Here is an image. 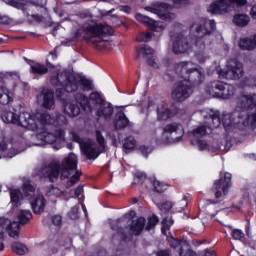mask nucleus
Here are the masks:
<instances>
[{
  "label": "nucleus",
  "instance_id": "nucleus-57",
  "mask_svg": "<svg viewBox=\"0 0 256 256\" xmlns=\"http://www.w3.org/2000/svg\"><path fill=\"white\" fill-rule=\"evenodd\" d=\"M32 19H34V21H41L43 17L40 15H32Z\"/></svg>",
  "mask_w": 256,
  "mask_h": 256
},
{
  "label": "nucleus",
  "instance_id": "nucleus-28",
  "mask_svg": "<svg viewBox=\"0 0 256 256\" xmlns=\"http://www.w3.org/2000/svg\"><path fill=\"white\" fill-rule=\"evenodd\" d=\"M64 113L68 115V117H77V115L81 113V107L71 101H68L64 104Z\"/></svg>",
  "mask_w": 256,
  "mask_h": 256
},
{
  "label": "nucleus",
  "instance_id": "nucleus-43",
  "mask_svg": "<svg viewBox=\"0 0 256 256\" xmlns=\"http://www.w3.org/2000/svg\"><path fill=\"white\" fill-rule=\"evenodd\" d=\"M48 195L49 197H61V195H63V191L57 187H52L48 191Z\"/></svg>",
  "mask_w": 256,
  "mask_h": 256
},
{
  "label": "nucleus",
  "instance_id": "nucleus-35",
  "mask_svg": "<svg viewBox=\"0 0 256 256\" xmlns=\"http://www.w3.org/2000/svg\"><path fill=\"white\" fill-rule=\"evenodd\" d=\"M137 53L142 57H149V55H153V53H155V50L148 45H141L139 46Z\"/></svg>",
  "mask_w": 256,
  "mask_h": 256
},
{
  "label": "nucleus",
  "instance_id": "nucleus-56",
  "mask_svg": "<svg viewBox=\"0 0 256 256\" xmlns=\"http://www.w3.org/2000/svg\"><path fill=\"white\" fill-rule=\"evenodd\" d=\"M121 11H124V13H131V8L129 6H123Z\"/></svg>",
  "mask_w": 256,
  "mask_h": 256
},
{
  "label": "nucleus",
  "instance_id": "nucleus-1",
  "mask_svg": "<svg viewBox=\"0 0 256 256\" xmlns=\"http://www.w3.org/2000/svg\"><path fill=\"white\" fill-rule=\"evenodd\" d=\"M50 83L54 87H63L67 93H76L74 99L85 113H91V104L100 107L106 101L99 92H91L87 98L83 91H93V82L83 76H75L67 70H56Z\"/></svg>",
  "mask_w": 256,
  "mask_h": 256
},
{
  "label": "nucleus",
  "instance_id": "nucleus-23",
  "mask_svg": "<svg viewBox=\"0 0 256 256\" xmlns=\"http://www.w3.org/2000/svg\"><path fill=\"white\" fill-rule=\"evenodd\" d=\"M5 79H7V75L4 73H0V85L5 83ZM13 99L9 95V90L5 89V87L0 86V104L8 105L10 101Z\"/></svg>",
  "mask_w": 256,
  "mask_h": 256
},
{
  "label": "nucleus",
  "instance_id": "nucleus-32",
  "mask_svg": "<svg viewBox=\"0 0 256 256\" xmlns=\"http://www.w3.org/2000/svg\"><path fill=\"white\" fill-rule=\"evenodd\" d=\"M31 72L34 75H47V73L49 72V68H47V66L41 64V63H33L31 64Z\"/></svg>",
  "mask_w": 256,
  "mask_h": 256
},
{
  "label": "nucleus",
  "instance_id": "nucleus-64",
  "mask_svg": "<svg viewBox=\"0 0 256 256\" xmlns=\"http://www.w3.org/2000/svg\"><path fill=\"white\" fill-rule=\"evenodd\" d=\"M121 231H123V229H121V228H120V229H118V233H119V234H121V233H122Z\"/></svg>",
  "mask_w": 256,
  "mask_h": 256
},
{
  "label": "nucleus",
  "instance_id": "nucleus-33",
  "mask_svg": "<svg viewBox=\"0 0 256 256\" xmlns=\"http://www.w3.org/2000/svg\"><path fill=\"white\" fill-rule=\"evenodd\" d=\"M25 197L33 199L35 197V186L31 184V181L25 180L22 186Z\"/></svg>",
  "mask_w": 256,
  "mask_h": 256
},
{
  "label": "nucleus",
  "instance_id": "nucleus-22",
  "mask_svg": "<svg viewBox=\"0 0 256 256\" xmlns=\"http://www.w3.org/2000/svg\"><path fill=\"white\" fill-rule=\"evenodd\" d=\"M175 113V110H170L167 108V103L165 102H162L157 106V114L160 121H167V119H171Z\"/></svg>",
  "mask_w": 256,
  "mask_h": 256
},
{
  "label": "nucleus",
  "instance_id": "nucleus-19",
  "mask_svg": "<svg viewBox=\"0 0 256 256\" xmlns=\"http://www.w3.org/2000/svg\"><path fill=\"white\" fill-rule=\"evenodd\" d=\"M168 243L170 244V247H173V249H178L179 256H197V253L193 250H187L186 252H183V249L189 248V244H187L186 241H180L170 237L168 239Z\"/></svg>",
  "mask_w": 256,
  "mask_h": 256
},
{
  "label": "nucleus",
  "instance_id": "nucleus-10",
  "mask_svg": "<svg viewBox=\"0 0 256 256\" xmlns=\"http://www.w3.org/2000/svg\"><path fill=\"white\" fill-rule=\"evenodd\" d=\"M219 76L230 80L241 79L243 77V64L235 59L230 60L227 63V70H220Z\"/></svg>",
  "mask_w": 256,
  "mask_h": 256
},
{
  "label": "nucleus",
  "instance_id": "nucleus-31",
  "mask_svg": "<svg viewBox=\"0 0 256 256\" xmlns=\"http://www.w3.org/2000/svg\"><path fill=\"white\" fill-rule=\"evenodd\" d=\"M10 199H11L13 209H15V207H19V205H21L23 194L18 189H12L10 190Z\"/></svg>",
  "mask_w": 256,
  "mask_h": 256
},
{
  "label": "nucleus",
  "instance_id": "nucleus-16",
  "mask_svg": "<svg viewBox=\"0 0 256 256\" xmlns=\"http://www.w3.org/2000/svg\"><path fill=\"white\" fill-rule=\"evenodd\" d=\"M38 101L44 109H55V94L51 89H42Z\"/></svg>",
  "mask_w": 256,
  "mask_h": 256
},
{
  "label": "nucleus",
  "instance_id": "nucleus-42",
  "mask_svg": "<svg viewBox=\"0 0 256 256\" xmlns=\"http://www.w3.org/2000/svg\"><path fill=\"white\" fill-rule=\"evenodd\" d=\"M152 37H153V32L142 33L137 37V41H142L147 43L148 41H151Z\"/></svg>",
  "mask_w": 256,
  "mask_h": 256
},
{
  "label": "nucleus",
  "instance_id": "nucleus-41",
  "mask_svg": "<svg viewBox=\"0 0 256 256\" xmlns=\"http://www.w3.org/2000/svg\"><path fill=\"white\" fill-rule=\"evenodd\" d=\"M157 223H159V219H157V216L153 215L152 217H150L145 227L146 231H151V229H153L155 225H157Z\"/></svg>",
  "mask_w": 256,
  "mask_h": 256
},
{
  "label": "nucleus",
  "instance_id": "nucleus-60",
  "mask_svg": "<svg viewBox=\"0 0 256 256\" xmlns=\"http://www.w3.org/2000/svg\"><path fill=\"white\" fill-rule=\"evenodd\" d=\"M183 201L185 202V205H187V201H189V197L185 196V197L183 198Z\"/></svg>",
  "mask_w": 256,
  "mask_h": 256
},
{
  "label": "nucleus",
  "instance_id": "nucleus-13",
  "mask_svg": "<svg viewBox=\"0 0 256 256\" xmlns=\"http://www.w3.org/2000/svg\"><path fill=\"white\" fill-rule=\"evenodd\" d=\"M229 187H231V173H221L220 179L214 182L213 191L215 192V198L221 199L222 195H227ZM219 189H222L223 193Z\"/></svg>",
  "mask_w": 256,
  "mask_h": 256
},
{
  "label": "nucleus",
  "instance_id": "nucleus-51",
  "mask_svg": "<svg viewBox=\"0 0 256 256\" xmlns=\"http://www.w3.org/2000/svg\"><path fill=\"white\" fill-rule=\"evenodd\" d=\"M74 193H75V197H80L81 193H83V186H78Z\"/></svg>",
  "mask_w": 256,
  "mask_h": 256
},
{
  "label": "nucleus",
  "instance_id": "nucleus-36",
  "mask_svg": "<svg viewBox=\"0 0 256 256\" xmlns=\"http://www.w3.org/2000/svg\"><path fill=\"white\" fill-rule=\"evenodd\" d=\"M12 251L14 253H17V255H25L28 249H27V246H25V244L16 242L12 244Z\"/></svg>",
  "mask_w": 256,
  "mask_h": 256
},
{
  "label": "nucleus",
  "instance_id": "nucleus-63",
  "mask_svg": "<svg viewBox=\"0 0 256 256\" xmlns=\"http://www.w3.org/2000/svg\"><path fill=\"white\" fill-rule=\"evenodd\" d=\"M132 201H133V203H137L138 200H137V198H133Z\"/></svg>",
  "mask_w": 256,
  "mask_h": 256
},
{
  "label": "nucleus",
  "instance_id": "nucleus-7",
  "mask_svg": "<svg viewBox=\"0 0 256 256\" xmlns=\"http://www.w3.org/2000/svg\"><path fill=\"white\" fill-rule=\"evenodd\" d=\"M72 137L73 141L79 143L87 159H97L105 151V138H103L100 131H96V141L98 144L93 140H83L77 134H72Z\"/></svg>",
  "mask_w": 256,
  "mask_h": 256
},
{
  "label": "nucleus",
  "instance_id": "nucleus-37",
  "mask_svg": "<svg viewBox=\"0 0 256 256\" xmlns=\"http://www.w3.org/2000/svg\"><path fill=\"white\" fill-rule=\"evenodd\" d=\"M136 145L137 141H135V138L133 136H128L123 140V147L128 151L135 149Z\"/></svg>",
  "mask_w": 256,
  "mask_h": 256
},
{
  "label": "nucleus",
  "instance_id": "nucleus-50",
  "mask_svg": "<svg viewBox=\"0 0 256 256\" xmlns=\"http://www.w3.org/2000/svg\"><path fill=\"white\" fill-rule=\"evenodd\" d=\"M171 207H173V205L170 202H165L160 205V210L161 211H169V209H171Z\"/></svg>",
  "mask_w": 256,
  "mask_h": 256
},
{
  "label": "nucleus",
  "instance_id": "nucleus-25",
  "mask_svg": "<svg viewBox=\"0 0 256 256\" xmlns=\"http://www.w3.org/2000/svg\"><path fill=\"white\" fill-rule=\"evenodd\" d=\"M239 46L243 51H253V49H256V34L242 38Z\"/></svg>",
  "mask_w": 256,
  "mask_h": 256
},
{
  "label": "nucleus",
  "instance_id": "nucleus-4",
  "mask_svg": "<svg viewBox=\"0 0 256 256\" xmlns=\"http://www.w3.org/2000/svg\"><path fill=\"white\" fill-rule=\"evenodd\" d=\"M2 120L4 123L19 125V127L28 129V131H41L47 125L55 124V118L47 113L31 114L29 112H22L20 115H17L11 111H7L2 114Z\"/></svg>",
  "mask_w": 256,
  "mask_h": 256
},
{
  "label": "nucleus",
  "instance_id": "nucleus-20",
  "mask_svg": "<svg viewBox=\"0 0 256 256\" xmlns=\"http://www.w3.org/2000/svg\"><path fill=\"white\" fill-rule=\"evenodd\" d=\"M208 11L212 15H222V13L231 11V4L228 0H216L208 7Z\"/></svg>",
  "mask_w": 256,
  "mask_h": 256
},
{
  "label": "nucleus",
  "instance_id": "nucleus-15",
  "mask_svg": "<svg viewBox=\"0 0 256 256\" xmlns=\"http://www.w3.org/2000/svg\"><path fill=\"white\" fill-rule=\"evenodd\" d=\"M171 9H173V6L167 3H160L155 8H148V11L158 15L163 21H171L175 19V14L170 13Z\"/></svg>",
  "mask_w": 256,
  "mask_h": 256
},
{
  "label": "nucleus",
  "instance_id": "nucleus-6",
  "mask_svg": "<svg viewBox=\"0 0 256 256\" xmlns=\"http://www.w3.org/2000/svg\"><path fill=\"white\" fill-rule=\"evenodd\" d=\"M32 217L33 214H31V211L29 210H20L18 212V222H11V220L5 217H0V251L5 249V246L3 245V237L5 235V231H7L8 235L13 237V239H19V225H25V223H29V220Z\"/></svg>",
  "mask_w": 256,
  "mask_h": 256
},
{
  "label": "nucleus",
  "instance_id": "nucleus-48",
  "mask_svg": "<svg viewBox=\"0 0 256 256\" xmlns=\"http://www.w3.org/2000/svg\"><path fill=\"white\" fill-rule=\"evenodd\" d=\"M230 2L238 7H245L247 5V0H230Z\"/></svg>",
  "mask_w": 256,
  "mask_h": 256
},
{
  "label": "nucleus",
  "instance_id": "nucleus-27",
  "mask_svg": "<svg viewBox=\"0 0 256 256\" xmlns=\"http://www.w3.org/2000/svg\"><path fill=\"white\" fill-rule=\"evenodd\" d=\"M181 129V124L174 122L171 124H167L166 126L163 127V132H162V139L163 141H167L169 139V135L173 133H177Z\"/></svg>",
  "mask_w": 256,
  "mask_h": 256
},
{
  "label": "nucleus",
  "instance_id": "nucleus-40",
  "mask_svg": "<svg viewBox=\"0 0 256 256\" xmlns=\"http://www.w3.org/2000/svg\"><path fill=\"white\" fill-rule=\"evenodd\" d=\"M171 225H173V219L171 218H164L162 220V233L167 235V231L171 229Z\"/></svg>",
  "mask_w": 256,
  "mask_h": 256
},
{
  "label": "nucleus",
  "instance_id": "nucleus-29",
  "mask_svg": "<svg viewBox=\"0 0 256 256\" xmlns=\"http://www.w3.org/2000/svg\"><path fill=\"white\" fill-rule=\"evenodd\" d=\"M116 120L114 122L116 129H125V127H129V119L123 111H120L116 115Z\"/></svg>",
  "mask_w": 256,
  "mask_h": 256
},
{
  "label": "nucleus",
  "instance_id": "nucleus-54",
  "mask_svg": "<svg viewBox=\"0 0 256 256\" xmlns=\"http://www.w3.org/2000/svg\"><path fill=\"white\" fill-rule=\"evenodd\" d=\"M157 256H169V250H160Z\"/></svg>",
  "mask_w": 256,
  "mask_h": 256
},
{
  "label": "nucleus",
  "instance_id": "nucleus-46",
  "mask_svg": "<svg viewBox=\"0 0 256 256\" xmlns=\"http://www.w3.org/2000/svg\"><path fill=\"white\" fill-rule=\"evenodd\" d=\"M51 221L53 225H55L56 227H59V225H61L62 223V218L60 215H54L52 216Z\"/></svg>",
  "mask_w": 256,
  "mask_h": 256
},
{
  "label": "nucleus",
  "instance_id": "nucleus-5",
  "mask_svg": "<svg viewBox=\"0 0 256 256\" xmlns=\"http://www.w3.org/2000/svg\"><path fill=\"white\" fill-rule=\"evenodd\" d=\"M113 33H115V30L107 24L94 23L82 28L84 40L94 45L98 51L109 48V41L105 40V37H109Z\"/></svg>",
  "mask_w": 256,
  "mask_h": 256
},
{
  "label": "nucleus",
  "instance_id": "nucleus-14",
  "mask_svg": "<svg viewBox=\"0 0 256 256\" xmlns=\"http://www.w3.org/2000/svg\"><path fill=\"white\" fill-rule=\"evenodd\" d=\"M36 137L48 145H52V143L61 145V143L65 142V131L62 129H57L54 134L47 131H42L39 132Z\"/></svg>",
  "mask_w": 256,
  "mask_h": 256
},
{
  "label": "nucleus",
  "instance_id": "nucleus-61",
  "mask_svg": "<svg viewBox=\"0 0 256 256\" xmlns=\"http://www.w3.org/2000/svg\"><path fill=\"white\" fill-rule=\"evenodd\" d=\"M57 118H58V119H66V117H65V116H63V115H61V114H60V115H58V116H57Z\"/></svg>",
  "mask_w": 256,
  "mask_h": 256
},
{
  "label": "nucleus",
  "instance_id": "nucleus-38",
  "mask_svg": "<svg viewBox=\"0 0 256 256\" xmlns=\"http://www.w3.org/2000/svg\"><path fill=\"white\" fill-rule=\"evenodd\" d=\"M136 19L139 21V23H144L145 25H150L152 27H155V20L143 15V14H136Z\"/></svg>",
  "mask_w": 256,
  "mask_h": 256
},
{
  "label": "nucleus",
  "instance_id": "nucleus-53",
  "mask_svg": "<svg viewBox=\"0 0 256 256\" xmlns=\"http://www.w3.org/2000/svg\"><path fill=\"white\" fill-rule=\"evenodd\" d=\"M248 119L252 121V124L256 125V110L254 114L248 116Z\"/></svg>",
  "mask_w": 256,
  "mask_h": 256
},
{
  "label": "nucleus",
  "instance_id": "nucleus-9",
  "mask_svg": "<svg viewBox=\"0 0 256 256\" xmlns=\"http://www.w3.org/2000/svg\"><path fill=\"white\" fill-rule=\"evenodd\" d=\"M206 92L219 99H231L235 95V86L215 80L207 85Z\"/></svg>",
  "mask_w": 256,
  "mask_h": 256
},
{
  "label": "nucleus",
  "instance_id": "nucleus-24",
  "mask_svg": "<svg viewBox=\"0 0 256 256\" xmlns=\"http://www.w3.org/2000/svg\"><path fill=\"white\" fill-rule=\"evenodd\" d=\"M45 197L41 194L34 197L31 201V206L36 215H40V213H43L45 211Z\"/></svg>",
  "mask_w": 256,
  "mask_h": 256
},
{
  "label": "nucleus",
  "instance_id": "nucleus-59",
  "mask_svg": "<svg viewBox=\"0 0 256 256\" xmlns=\"http://www.w3.org/2000/svg\"><path fill=\"white\" fill-rule=\"evenodd\" d=\"M136 177H138V179H145L147 176L144 173H138Z\"/></svg>",
  "mask_w": 256,
  "mask_h": 256
},
{
  "label": "nucleus",
  "instance_id": "nucleus-45",
  "mask_svg": "<svg viewBox=\"0 0 256 256\" xmlns=\"http://www.w3.org/2000/svg\"><path fill=\"white\" fill-rule=\"evenodd\" d=\"M140 151H141L142 155H144V157H147V155H149V153H152L153 148L143 145V146H140Z\"/></svg>",
  "mask_w": 256,
  "mask_h": 256
},
{
  "label": "nucleus",
  "instance_id": "nucleus-58",
  "mask_svg": "<svg viewBox=\"0 0 256 256\" xmlns=\"http://www.w3.org/2000/svg\"><path fill=\"white\" fill-rule=\"evenodd\" d=\"M61 91H63V88H57V90H56L57 96L60 98L63 97V94H61Z\"/></svg>",
  "mask_w": 256,
  "mask_h": 256
},
{
  "label": "nucleus",
  "instance_id": "nucleus-18",
  "mask_svg": "<svg viewBox=\"0 0 256 256\" xmlns=\"http://www.w3.org/2000/svg\"><path fill=\"white\" fill-rule=\"evenodd\" d=\"M237 119H239V112L223 113L221 121L225 131H227L228 133L230 131H233L237 127V125H239V121H237Z\"/></svg>",
  "mask_w": 256,
  "mask_h": 256
},
{
  "label": "nucleus",
  "instance_id": "nucleus-26",
  "mask_svg": "<svg viewBox=\"0 0 256 256\" xmlns=\"http://www.w3.org/2000/svg\"><path fill=\"white\" fill-rule=\"evenodd\" d=\"M147 221L144 217H140L134 221H132V224L130 226V231L132 235H139L140 233H143V230L145 229V223Z\"/></svg>",
  "mask_w": 256,
  "mask_h": 256
},
{
  "label": "nucleus",
  "instance_id": "nucleus-49",
  "mask_svg": "<svg viewBox=\"0 0 256 256\" xmlns=\"http://www.w3.org/2000/svg\"><path fill=\"white\" fill-rule=\"evenodd\" d=\"M174 7H182V5H187L188 0H172Z\"/></svg>",
  "mask_w": 256,
  "mask_h": 256
},
{
  "label": "nucleus",
  "instance_id": "nucleus-30",
  "mask_svg": "<svg viewBox=\"0 0 256 256\" xmlns=\"http://www.w3.org/2000/svg\"><path fill=\"white\" fill-rule=\"evenodd\" d=\"M249 21H251V18L247 14H236L233 17V23L234 25H237V27H247Z\"/></svg>",
  "mask_w": 256,
  "mask_h": 256
},
{
  "label": "nucleus",
  "instance_id": "nucleus-34",
  "mask_svg": "<svg viewBox=\"0 0 256 256\" xmlns=\"http://www.w3.org/2000/svg\"><path fill=\"white\" fill-rule=\"evenodd\" d=\"M0 153L4 155V157H8V159H13L17 152L15 149H12L10 153L7 152V144H5V139L0 138Z\"/></svg>",
  "mask_w": 256,
  "mask_h": 256
},
{
  "label": "nucleus",
  "instance_id": "nucleus-52",
  "mask_svg": "<svg viewBox=\"0 0 256 256\" xmlns=\"http://www.w3.org/2000/svg\"><path fill=\"white\" fill-rule=\"evenodd\" d=\"M250 17L252 19H256V5L252 6V8L250 10Z\"/></svg>",
  "mask_w": 256,
  "mask_h": 256
},
{
  "label": "nucleus",
  "instance_id": "nucleus-8",
  "mask_svg": "<svg viewBox=\"0 0 256 256\" xmlns=\"http://www.w3.org/2000/svg\"><path fill=\"white\" fill-rule=\"evenodd\" d=\"M190 31H196L194 40L195 46L203 49V47H205L203 37H205V35H211V33L215 31V21L207 18H200L197 22L191 25Z\"/></svg>",
  "mask_w": 256,
  "mask_h": 256
},
{
  "label": "nucleus",
  "instance_id": "nucleus-12",
  "mask_svg": "<svg viewBox=\"0 0 256 256\" xmlns=\"http://www.w3.org/2000/svg\"><path fill=\"white\" fill-rule=\"evenodd\" d=\"M256 107V95L243 92L237 96L236 99V109L238 111H249L250 109H255Z\"/></svg>",
  "mask_w": 256,
  "mask_h": 256
},
{
  "label": "nucleus",
  "instance_id": "nucleus-44",
  "mask_svg": "<svg viewBox=\"0 0 256 256\" xmlns=\"http://www.w3.org/2000/svg\"><path fill=\"white\" fill-rule=\"evenodd\" d=\"M232 237L236 241H241L243 239V237H245V234L243 233V231H241L239 229H235L232 231Z\"/></svg>",
  "mask_w": 256,
  "mask_h": 256
},
{
  "label": "nucleus",
  "instance_id": "nucleus-2",
  "mask_svg": "<svg viewBox=\"0 0 256 256\" xmlns=\"http://www.w3.org/2000/svg\"><path fill=\"white\" fill-rule=\"evenodd\" d=\"M36 175L41 179H48L50 183H55L60 175L61 179H69L67 187H73L80 179L79 172H77V155L70 153L61 164L59 160L44 163L37 170Z\"/></svg>",
  "mask_w": 256,
  "mask_h": 256
},
{
  "label": "nucleus",
  "instance_id": "nucleus-39",
  "mask_svg": "<svg viewBox=\"0 0 256 256\" xmlns=\"http://www.w3.org/2000/svg\"><path fill=\"white\" fill-rule=\"evenodd\" d=\"M153 187L156 193H165L167 191V184L159 182V180L153 181Z\"/></svg>",
  "mask_w": 256,
  "mask_h": 256
},
{
  "label": "nucleus",
  "instance_id": "nucleus-55",
  "mask_svg": "<svg viewBox=\"0 0 256 256\" xmlns=\"http://www.w3.org/2000/svg\"><path fill=\"white\" fill-rule=\"evenodd\" d=\"M148 64H149L151 67H154V68H157V67H158L156 61L153 60V59H149V60H148Z\"/></svg>",
  "mask_w": 256,
  "mask_h": 256
},
{
  "label": "nucleus",
  "instance_id": "nucleus-11",
  "mask_svg": "<svg viewBox=\"0 0 256 256\" xmlns=\"http://www.w3.org/2000/svg\"><path fill=\"white\" fill-rule=\"evenodd\" d=\"M211 119L213 125L211 127L200 126L192 131L194 137H203V135H209L213 129H217L221 125V114L219 112L211 111L207 116Z\"/></svg>",
  "mask_w": 256,
  "mask_h": 256
},
{
  "label": "nucleus",
  "instance_id": "nucleus-3",
  "mask_svg": "<svg viewBox=\"0 0 256 256\" xmlns=\"http://www.w3.org/2000/svg\"><path fill=\"white\" fill-rule=\"evenodd\" d=\"M176 71L177 73H181V75H189V80L179 82L172 90V99L181 102L191 97L195 85H201V82L205 80V72L203 69L197 68L192 62L178 63Z\"/></svg>",
  "mask_w": 256,
  "mask_h": 256
},
{
  "label": "nucleus",
  "instance_id": "nucleus-62",
  "mask_svg": "<svg viewBox=\"0 0 256 256\" xmlns=\"http://www.w3.org/2000/svg\"><path fill=\"white\" fill-rule=\"evenodd\" d=\"M111 13H113V10L106 12V15H111Z\"/></svg>",
  "mask_w": 256,
  "mask_h": 256
},
{
  "label": "nucleus",
  "instance_id": "nucleus-17",
  "mask_svg": "<svg viewBox=\"0 0 256 256\" xmlns=\"http://www.w3.org/2000/svg\"><path fill=\"white\" fill-rule=\"evenodd\" d=\"M191 49H193V44L189 43V40L184 38L183 35L180 34L175 37L172 48L173 53L179 55V53H188Z\"/></svg>",
  "mask_w": 256,
  "mask_h": 256
},
{
  "label": "nucleus",
  "instance_id": "nucleus-21",
  "mask_svg": "<svg viewBox=\"0 0 256 256\" xmlns=\"http://www.w3.org/2000/svg\"><path fill=\"white\" fill-rule=\"evenodd\" d=\"M96 115L100 119H111L113 117V104L106 100L100 106L96 107Z\"/></svg>",
  "mask_w": 256,
  "mask_h": 256
},
{
  "label": "nucleus",
  "instance_id": "nucleus-47",
  "mask_svg": "<svg viewBox=\"0 0 256 256\" xmlns=\"http://www.w3.org/2000/svg\"><path fill=\"white\" fill-rule=\"evenodd\" d=\"M197 143H198V149H200V151H205L209 149V144H207L205 140H199Z\"/></svg>",
  "mask_w": 256,
  "mask_h": 256
}]
</instances>
